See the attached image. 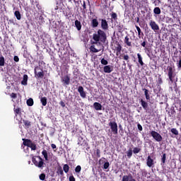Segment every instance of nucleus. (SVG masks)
<instances>
[{"instance_id":"nucleus-58","label":"nucleus","mask_w":181,"mask_h":181,"mask_svg":"<svg viewBox=\"0 0 181 181\" xmlns=\"http://www.w3.org/2000/svg\"><path fill=\"white\" fill-rule=\"evenodd\" d=\"M129 181H136L135 179L131 178Z\"/></svg>"},{"instance_id":"nucleus-52","label":"nucleus","mask_w":181,"mask_h":181,"mask_svg":"<svg viewBox=\"0 0 181 181\" xmlns=\"http://www.w3.org/2000/svg\"><path fill=\"white\" fill-rule=\"evenodd\" d=\"M51 147L52 148V149H56V144H52L51 145Z\"/></svg>"},{"instance_id":"nucleus-32","label":"nucleus","mask_w":181,"mask_h":181,"mask_svg":"<svg viewBox=\"0 0 181 181\" xmlns=\"http://www.w3.org/2000/svg\"><path fill=\"white\" fill-rule=\"evenodd\" d=\"M101 64H103L104 66H107L108 64V61L105 59H102L100 61Z\"/></svg>"},{"instance_id":"nucleus-53","label":"nucleus","mask_w":181,"mask_h":181,"mask_svg":"<svg viewBox=\"0 0 181 181\" xmlns=\"http://www.w3.org/2000/svg\"><path fill=\"white\" fill-rule=\"evenodd\" d=\"M83 9H86V1L83 2Z\"/></svg>"},{"instance_id":"nucleus-31","label":"nucleus","mask_w":181,"mask_h":181,"mask_svg":"<svg viewBox=\"0 0 181 181\" xmlns=\"http://www.w3.org/2000/svg\"><path fill=\"white\" fill-rule=\"evenodd\" d=\"M171 132L174 134V135H179V131L175 128L171 129Z\"/></svg>"},{"instance_id":"nucleus-29","label":"nucleus","mask_w":181,"mask_h":181,"mask_svg":"<svg viewBox=\"0 0 181 181\" xmlns=\"http://www.w3.org/2000/svg\"><path fill=\"white\" fill-rule=\"evenodd\" d=\"M124 43L127 45V46H132L131 42H129V38L128 37H125Z\"/></svg>"},{"instance_id":"nucleus-48","label":"nucleus","mask_w":181,"mask_h":181,"mask_svg":"<svg viewBox=\"0 0 181 181\" xmlns=\"http://www.w3.org/2000/svg\"><path fill=\"white\" fill-rule=\"evenodd\" d=\"M169 78H170V81L173 83V75H171V76H168Z\"/></svg>"},{"instance_id":"nucleus-35","label":"nucleus","mask_w":181,"mask_h":181,"mask_svg":"<svg viewBox=\"0 0 181 181\" xmlns=\"http://www.w3.org/2000/svg\"><path fill=\"white\" fill-rule=\"evenodd\" d=\"M75 172L76 173H80V172H81V166L77 165L76 168H75Z\"/></svg>"},{"instance_id":"nucleus-13","label":"nucleus","mask_w":181,"mask_h":181,"mask_svg":"<svg viewBox=\"0 0 181 181\" xmlns=\"http://www.w3.org/2000/svg\"><path fill=\"white\" fill-rule=\"evenodd\" d=\"M63 83L66 84V86H69L70 84V77L66 76L62 78Z\"/></svg>"},{"instance_id":"nucleus-57","label":"nucleus","mask_w":181,"mask_h":181,"mask_svg":"<svg viewBox=\"0 0 181 181\" xmlns=\"http://www.w3.org/2000/svg\"><path fill=\"white\" fill-rule=\"evenodd\" d=\"M146 100H149V95H146Z\"/></svg>"},{"instance_id":"nucleus-37","label":"nucleus","mask_w":181,"mask_h":181,"mask_svg":"<svg viewBox=\"0 0 181 181\" xmlns=\"http://www.w3.org/2000/svg\"><path fill=\"white\" fill-rule=\"evenodd\" d=\"M122 181H129V177L128 175H124Z\"/></svg>"},{"instance_id":"nucleus-5","label":"nucleus","mask_w":181,"mask_h":181,"mask_svg":"<svg viewBox=\"0 0 181 181\" xmlns=\"http://www.w3.org/2000/svg\"><path fill=\"white\" fill-rule=\"evenodd\" d=\"M149 25L151 26L152 30H154V32L156 30H159V25L156 24V22L151 21L149 23Z\"/></svg>"},{"instance_id":"nucleus-28","label":"nucleus","mask_w":181,"mask_h":181,"mask_svg":"<svg viewBox=\"0 0 181 181\" xmlns=\"http://www.w3.org/2000/svg\"><path fill=\"white\" fill-rule=\"evenodd\" d=\"M64 171L65 172V173H69V170H70V168L69 167V165L65 164L63 167Z\"/></svg>"},{"instance_id":"nucleus-42","label":"nucleus","mask_w":181,"mask_h":181,"mask_svg":"<svg viewBox=\"0 0 181 181\" xmlns=\"http://www.w3.org/2000/svg\"><path fill=\"white\" fill-rule=\"evenodd\" d=\"M11 98H13V99L16 98V93H11Z\"/></svg>"},{"instance_id":"nucleus-30","label":"nucleus","mask_w":181,"mask_h":181,"mask_svg":"<svg viewBox=\"0 0 181 181\" xmlns=\"http://www.w3.org/2000/svg\"><path fill=\"white\" fill-rule=\"evenodd\" d=\"M140 151H141V148H139V147H135V148H134V149H133V153H135V154L139 153Z\"/></svg>"},{"instance_id":"nucleus-34","label":"nucleus","mask_w":181,"mask_h":181,"mask_svg":"<svg viewBox=\"0 0 181 181\" xmlns=\"http://www.w3.org/2000/svg\"><path fill=\"white\" fill-rule=\"evenodd\" d=\"M127 156L129 158H131V156H132V149L129 148L127 151Z\"/></svg>"},{"instance_id":"nucleus-46","label":"nucleus","mask_w":181,"mask_h":181,"mask_svg":"<svg viewBox=\"0 0 181 181\" xmlns=\"http://www.w3.org/2000/svg\"><path fill=\"white\" fill-rule=\"evenodd\" d=\"M69 181H76V178H74V176H70L69 177Z\"/></svg>"},{"instance_id":"nucleus-33","label":"nucleus","mask_w":181,"mask_h":181,"mask_svg":"<svg viewBox=\"0 0 181 181\" xmlns=\"http://www.w3.org/2000/svg\"><path fill=\"white\" fill-rule=\"evenodd\" d=\"M23 124H24V125H25V127L27 128H29L30 126V122H29L28 120H23Z\"/></svg>"},{"instance_id":"nucleus-1","label":"nucleus","mask_w":181,"mask_h":181,"mask_svg":"<svg viewBox=\"0 0 181 181\" xmlns=\"http://www.w3.org/2000/svg\"><path fill=\"white\" fill-rule=\"evenodd\" d=\"M33 163L40 169H43V168H45V162H43V159L40 156H37L35 158H33Z\"/></svg>"},{"instance_id":"nucleus-54","label":"nucleus","mask_w":181,"mask_h":181,"mask_svg":"<svg viewBox=\"0 0 181 181\" xmlns=\"http://www.w3.org/2000/svg\"><path fill=\"white\" fill-rule=\"evenodd\" d=\"M144 94H145V95H148L147 89H144Z\"/></svg>"},{"instance_id":"nucleus-7","label":"nucleus","mask_w":181,"mask_h":181,"mask_svg":"<svg viewBox=\"0 0 181 181\" xmlns=\"http://www.w3.org/2000/svg\"><path fill=\"white\" fill-rule=\"evenodd\" d=\"M78 91L82 98H86V92H84V88H83V86H79L78 88Z\"/></svg>"},{"instance_id":"nucleus-22","label":"nucleus","mask_w":181,"mask_h":181,"mask_svg":"<svg viewBox=\"0 0 181 181\" xmlns=\"http://www.w3.org/2000/svg\"><path fill=\"white\" fill-rule=\"evenodd\" d=\"M153 12L156 15H160V8L159 7H156L153 9Z\"/></svg>"},{"instance_id":"nucleus-16","label":"nucleus","mask_w":181,"mask_h":181,"mask_svg":"<svg viewBox=\"0 0 181 181\" xmlns=\"http://www.w3.org/2000/svg\"><path fill=\"white\" fill-rule=\"evenodd\" d=\"M40 101L43 107H46V105L47 104V98H46V97L41 98Z\"/></svg>"},{"instance_id":"nucleus-41","label":"nucleus","mask_w":181,"mask_h":181,"mask_svg":"<svg viewBox=\"0 0 181 181\" xmlns=\"http://www.w3.org/2000/svg\"><path fill=\"white\" fill-rule=\"evenodd\" d=\"M161 160H162L163 163H165V160H166V154H163V156Z\"/></svg>"},{"instance_id":"nucleus-23","label":"nucleus","mask_w":181,"mask_h":181,"mask_svg":"<svg viewBox=\"0 0 181 181\" xmlns=\"http://www.w3.org/2000/svg\"><path fill=\"white\" fill-rule=\"evenodd\" d=\"M14 15L16 17V19H18V21H21V12L16 11H15Z\"/></svg>"},{"instance_id":"nucleus-3","label":"nucleus","mask_w":181,"mask_h":181,"mask_svg":"<svg viewBox=\"0 0 181 181\" xmlns=\"http://www.w3.org/2000/svg\"><path fill=\"white\" fill-rule=\"evenodd\" d=\"M151 136H153V139H155V141H156L157 142H162L163 138H162V136L159 133H158L155 131H151Z\"/></svg>"},{"instance_id":"nucleus-59","label":"nucleus","mask_w":181,"mask_h":181,"mask_svg":"<svg viewBox=\"0 0 181 181\" xmlns=\"http://www.w3.org/2000/svg\"><path fill=\"white\" fill-rule=\"evenodd\" d=\"M160 82L162 83V79H160Z\"/></svg>"},{"instance_id":"nucleus-51","label":"nucleus","mask_w":181,"mask_h":181,"mask_svg":"<svg viewBox=\"0 0 181 181\" xmlns=\"http://www.w3.org/2000/svg\"><path fill=\"white\" fill-rule=\"evenodd\" d=\"M141 46H143V47H145V46H146V42L144 41L141 43Z\"/></svg>"},{"instance_id":"nucleus-14","label":"nucleus","mask_w":181,"mask_h":181,"mask_svg":"<svg viewBox=\"0 0 181 181\" xmlns=\"http://www.w3.org/2000/svg\"><path fill=\"white\" fill-rule=\"evenodd\" d=\"M23 86H28V75H23V81H21Z\"/></svg>"},{"instance_id":"nucleus-2","label":"nucleus","mask_w":181,"mask_h":181,"mask_svg":"<svg viewBox=\"0 0 181 181\" xmlns=\"http://www.w3.org/2000/svg\"><path fill=\"white\" fill-rule=\"evenodd\" d=\"M23 145L25 146H28V148H31L32 151H36V144H33L32 141L29 139H23Z\"/></svg>"},{"instance_id":"nucleus-56","label":"nucleus","mask_w":181,"mask_h":181,"mask_svg":"<svg viewBox=\"0 0 181 181\" xmlns=\"http://www.w3.org/2000/svg\"><path fill=\"white\" fill-rule=\"evenodd\" d=\"M96 153H97V155H100V150H99V149H98V150L96 151Z\"/></svg>"},{"instance_id":"nucleus-25","label":"nucleus","mask_w":181,"mask_h":181,"mask_svg":"<svg viewBox=\"0 0 181 181\" xmlns=\"http://www.w3.org/2000/svg\"><path fill=\"white\" fill-rule=\"evenodd\" d=\"M141 103L143 108H144V110H146L148 108V103L142 100H141Z\"/></svg>"},{"instance_id":"nucleus-47","label":"nucleus","mask_w":181,"mask_h":181,"mask_svg":"<svg viewBox=\"0 0 181 181\" xmlns=\"http://www.w3.org/2000/svg\"><path fill=\"white\" fill-rule=\"evenodd\" d=\"M123 59H124V60H128V59H129V56H128V55H124V56L123 57Z\"/></svg>"},{"instance_id":"nucleus-44","label":"nucleus","mask_w":181,"mask_h":181,"mask_svg":"<svg viewBox=\"0 0 181 181\" xmlns=\"http://www.w3.org/2000/svg\"><path fill=\"white\" fill-rule=\"evenodd\" d=\"M14 112H16V114H19V112H21V109L20 108L15 109Z\"/></svg>"},{"instance_id":"nucleus-43","label":"nucleus","mask_w":181,"mask_h":181,"mask_svg":"<svg viewBox=\"0 0 181 181\" xmlns=\"http://www.w3.org/2000/svg\"><path fill=\"white\" fill-rule=\"evenodd\" d=\"M13 60H14V62H19V57L18 56H15L13 58Z\"/></svg>"},{"instance_id":"nucleus-20","label":"nucleus","mask_w":181,"mask_h":181,"mask_svg":"<svg viewBox=\"0 0 181 181\" xmlns=\"http://www.w3.org/2000/svg\"><path fill=\"white\" fill-rule=\"evenodd\" d=\"M42 155H43L45 160H49V157L47 156V151L43 150L42 152Z\"/></svg>"},{"instance_id":"nucleus-27","label":"nucleus","mask_w":181,"mask_h":181,"mask_svg":"<svg viewBox=\"0 0 181 181\" xmlns=\"http://www.w3.org/2000/svg\"><path fill=\"white\" fill-rule=\"evenodd\" d=\"M27 105H28L29 107H32V105H33V99L29 98V99L27 100Z\"/></svg>"},{"instance_id":"nucleus-10","label":"nucleus","mask_w":181,"mask_h":181,"mask_svg":"<svg viewBox=\"0 0 181 181\" xmlns=\"http://www.w3.org/2000/svg\"><path fill=\"white\" fill-rule=\"evenodd\" d=\"M103 71L105 73H111V71H112V66L110 65L105 66L103 68Z\"/></svg>"},{"instance_id":"nucleus-4","label":"nucleus","mask_w":181,"mask_h":181,"mask_svg":"<svg viewBox=\"0 0 181 181\" xmlns=\"http://www.w3.org/2000/svg\"><path fill=\"white\" fill-rule=\"evenodd\" d=\"M109 125L114 134H118V125L115 122H110Z\"/></svg>"},{"instance_id":"nucleus-50","label":"nucleus","mask_w":181,"mask_h":181,"mask_svg":"<svg viewBox=\"0 0 181 181\" xmlns=\"http://www.w3.org/2000/svg\"><path fill=\"white\" fill-rule=\"evenodd\" d=\"M60 105H61L62 107H66V104H65L64 102H63V101H61V102H60Z\"/></svg>"},{"instance_id":"nucleus-39","label":"nucleus","mask_w":181,"mask_h":181,"mask_svg":"<svg viewBox=\"0 0 181 181\" xmlns=\"http://www.w3.org/2000/svg\"><path fill=\"white\" fill-rule=\"evenodd\" d=\"M136 30L138 32V35L139 36H141V28L139 27H138V25H136Z\"/></svg>"},{"instance_id":"nucleus-26","label":"nucleus","mask_w":181,"mask_h":181,"mask_svg":"<svg viewBox=\"0 0 181 181\" xmlns=\"http://www.w3.org/2000/svg\"><path fill=\"white\" fill-rule=\"evenodd\" d=\"M0 66H5V58L4 57H0Z\"/></svg>"},{"instance_id":"nucleus-40","label":"nucleus","mask_w":181,"mask_h":181,"mask_svg":"<svg viewBox=\"0 0 181 181\" xmlns=\"http://www.w3.org/2000/svg\"><path fill=\"white\" fill-rule=\"evenodd\" d=\"M110 168V163L107 162L104 164V169H108Z\"/></svg>"},{"instance_id":"nucleus-15","label":"nucleus","mask_w":181,"mask_h":181,"mask_svg":"<svg viewBox=\"0 0 181 181\" xmlns=\"http://www.w3.org/2000/svg\"><path fill=\"white\" fill-rule=\"evenodd\" d=\"M75 26L77 30H81V23L78 20L75 21Z\"/></svg>"},{"instance_id":"nucleus-8","label":"nucleus","mask_w":181,"mask_h":181,"mask_svg":"<svg viewBox=\"0 0 181 181\" xmlns=\"http://www.w3.org/2000/svg\"><path fill=\"white\" fill-rule=\"evenodd\" d=\"M93 107L96 111H101L103 110V105L97 102L93 103Z\"/></svg>"},{"instance_id":"nucleus-19","label":"nucleus","mask_w":181,"mask_h":181,"mask_svg":"<svg viewBox=\"0 0 181 181\" xmlns=\"http://www.w3.org/2000/svg\"><path fill=\"white\" fill-rule=\"evenodd\" d=\"M90 52H93V53H98V52H100V50L101 49H97L95 46L92 45L90 46Z\"/></svg>"},{"instance_id":"nucleus-17","label":"nucleus","mask_w":181,"mask_h":181,"mask_svg":"<svg viewBox=\"0 0 181 181\" xmlns=\"http://www.w3.org/2000/svg\"><path fill=\"white\" fill-rule=\"evenodd\" d=\"M93 40H95V42H100V40H101V38H100L98 34H93Z\"/></svg>"},{"instance_id":"nucleus-38","label":"nucleus","mask_w":181,"mask_h":181,"mask_svg":"<svg viewBox=\"0 0 181 181\" xmlns=\"http://www.w3.org/2000/svg\"><path fill=\"white\" fill-rule=\"evenodd\" d=\"M45 178H46V175H45V174H41V175H40V180H45Z\"/></svg>"},{"instance_id":"nucleus-11","label":"nucleus","mask_w":181,"mask_h":181,"mask_svg":"<svg viewBox=\"0 0 181 181\" xmlns=\"http://www.w3.org/2000/svg\"><path fill=\"white\" fill-rule=\"evenodd\" d=\"M101 28H102V29H104V30L108 29V23H107V21L102 20V21H101Z\"/></svg>"},{"instance_id":"nucleus-49","label":"nucleus","mask_w":181,"mask_h":181,"mask_svg":"<svg viewBox=\"0 0 181 181\" xmlns=\"http://www.w3.org/2000/svg\"><path fill=\"white\" fill-rule=\"evenodd\" d=\"M137 127H138V129H139V131H142V126H141L140 124H139L137 125Z\"/></svg>"},{"instance_id":"nucleus-60","label":"nucleus","mask_w":181,"mask_h":181,"mask_svg":"<svg viewBox=\"0 0 181 181\" xmlns=\"http://www.w3.org/2000/svg\"><path fill=\"white\" fill-rule=\"evenodd\" d=\"M63 173V171L61 170V175Z\"/></svg>"},{"instance_id":"nucleus-12","label":"nucleus","mask_w":181,"mask_h":181,"mask_svg":"<svg viewBox=\"0 0 181 181\" xmlns=\"http://www.w3.org/2000/svg\"><path fill=\"white\" fill-rule=\"evenodd\" d=\"M39 68H35V74L37 77L40 78V77H43V71H38Z\"/></svg>"},{"instance_id":"nucleus-45","label":"nucleus","mask_w":181,"mask_h":181,"mask_svg":"<svg viewBox=\"0 0 181 181\" xmlns=\"http://www.w3.org/2000/svg\"><path fill=\"white\" fill-rule=\"evenodd\" d=\"M177 67H178V69H181V59L179 60V62L177 63Z\"/></svg>"},{"instance_id":"nucleus-24","label":"nucleus","mask_w":181,"mask_h":181,"mask_svg":"<svg viewBox=\"0 0 181 181\" xmlns=\"http://www.w3.org/2000/svg\"><path fill=\"white\" fill-rule=\"evenodd\" d=\"M139 63H140L141 66H144V62H142V57L141 56V54H137Z\"/></svg>"},{"instance_id":"nucleus-55","label":"nucleus","mask_w":181,"mask_h":181,"mask_svg":"<svg viewBox=\"0 0 181 181\" xmlns=\"http://www.w3.org/2000/svg\"><path fill=\"white\" fill-rule=\"evenodd\" d=\"M112 18H117V14L116 13H113L112 14Z\"/></svg>"},{"instance_id":"nucleus-18","label":"nucleus","mask_w":181,"mask_h":181,"mask_svg":"<svg viewBox=\"0 0 181 181\" xmlns=\"http://www.w3.org/2000/svg\"><path fill=\"white\" fill-rule=\"evenodd\" d=\"M121 50H122V47L120 45H117V47H116L117 56L121 53Z\"/></svg>"},{"instance_id":"nucleus-9","label":"nucleus","mask_w":181,"mask_h":181,"mask_svg":"<svg viewBox=\"0 0 181 181\" xmlns=\"http://www.w3.org/2000/svg\"><path fill=\"white\" fill-rule=\"evenodd\" d=\"M146 164L148 168H152V166H153V159L151 158V156H148Z\"/></svg>"},{"instance_id":"nucleus-21","label":"nucleus","mask_w":181,"mask_h":181,"mask_svg":"<svg viewBox=\"0 0 181 181\" xmlns=\"http://www.w3.org/2000/svg\"><path fill=\"white\" fill-rule=\"evenodd\" d=\"M92 25L93 28H97V26H98V21L95 18H94L92 21Z\"/></svg>"},{"instance_id":"nucleus-36","label":"nucleus","mask_w":181,"mask_h":181,"mask_svg":"<svg viewBox=\"0 0 181 181\" xmlns=\"http://www.w3.org/2000/svg\"><path fill=\"white\" fill-rule=\"evenodd\" d=\"M168 76H173V68H168Z\"/></svg>"},{"instance_id":"nucleus-6","label":"nucleus","mask_w":181,"mask_h":181,"mask_svg":"<svg viewBox=\"0 0 181 181\" xmlns=\"http://www.w3.org/2000/svg\"><path fill=\"white\" fill-rule=\"evenodd\" d=\"M98 35L100 39V40H105V33H104V31L101 30H98Z\"/></svg>"}]
</instances>
